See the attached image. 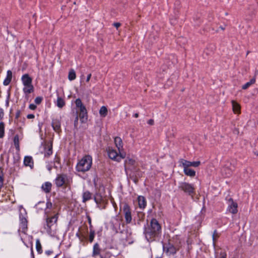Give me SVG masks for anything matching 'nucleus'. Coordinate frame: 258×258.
Segmentation results:
<instances>
[{"label":"nucleus","instance_id":"40","mask_svg":"<svg viewBox=\"0 0 258 258\" xmlns=\"http://www.w3.org/2000/svg\"><path fill=\"white\" fill-rule=\"evenodd\" d=\"M89 235L88 237V241L89 242L92 243L94 239L95 236V231L94 229L93 230H89Z\"/></svg>","mask_w":258,"mask_h":258},{"label":"nucleus","instance_id":"34","mask_svg":"<svg viewBox=\"0 0 258 258\" xmlns=\"http://www.w3.org/2000/svg\"><path fill=\"white\" fill-rule=\"evenodd\" d=\"M14 144L16 148V149L18 152L20 151V144H19V135L18 134L16 135L13 139Z\"/></svg>","mask_w":258,"mask_h":258},{"label":"nucleus","instance_id":"17","mask_svg":"<svg viewBox=\"0 0 258 258\" xmlns=\"http://www.w3.org/2000/svg\"><path fill=\"white\" fill-rule=\"evenodd\" d=\"M107 153L108 157L110 159L119 162V160L118 158V153L115 150H114L112 148H108L107 151Z\"/></svg>","mask_w":258,"mask_h":258},{"label":"nucleus","instance_id":"30","mask_svg":"<svg viewBox=\"0 0 258 258\" xmlns=\"http://www.w3.org/2000/svg\"><path fill=\"white\" fill-rule=\"evenodd\" d=\"M13 73L11 70L7 71V77L4 81L3 84L5 86L9 85L12 81Z\"/></svg>","mask_w":258,"mask_h":258},{"label":"nucleus","instance_id":"46","mask_svg":"<svg viewBox=\"0 0 258 258\" xmlns=\"http://www.w3.org/2000/svg\"><path fill=\"white\" fill-rule=\"evenodd\" d=\"M43 97L42 96H38L35 98L34 100L35 103L36 105H39L41 103L42 101H43Z\"/></svg>","mask_w":258,"mask_h":258},{"label":"nucleus","instance_id":"44","mask_svg":"<svg viewBox=\"0 0 258 258\" xmlns=\"http://www.w3.org/2000/svg\"><path fill=\"white\" fill-rule=\"evenodd\" d=\"M145 215L144 213H143V212H138L137 213V217H136V219H140L142 221H144V220L145 219Z\"/></svg>","mask_w":258,"mask_h":258},{"label":"nucleus","instance_id":"54","mask_svg":"<svg viewBox=\"0 0 258 258\" xmlns=\"http://www.w3.org/2000/svg\"><path fill=\"white\" fill-rule=\"evenodd\" d=\"M134 224L135 225L137 224L138 225H141V222L142 221H143L142 220H140V219H136V217H135L134 219Z\"/></svg>","mask_w":258,"mask_h":258},{"label":"nucleus","instance_id":"64","mask_svg":"<svg viewBox=\"0 0 258 258\" xmlns=\"http://www.w3.org/2000/svg\"><path fill=\"white\" fill-rule=\"evenodd\" d=\"M91 76H92V75H91V73L87 75V78H86V81L87 82H89V81H90V79H91Z\"/></svg>","mask_w":258,"mask_h":258},{"label":"nucleus","instance_id":"16","mask_svg":"<svg viewBox=\"0 0 258 258\" xmlns=\"http://www.w3.org/2000/svg\"><path fill=\"white\" fill-rule=\"evenodd\" d=\"M75 103L76 104V108L78 113L80 111L87 110L86 107L85 105L82 102L81 99L79 98L76 99L75 101Z\"/></svg>","mask_w":258,"mask_h":258},{"label":"nucleus","instance_id":"27","mask_svg":"<svg viewBox=\"0 0 258 258\" xmlns=\"http://www.w3.org/2000/svg\"><path fill=\"white\" fill-rule=\"evenodd\" d=\"M33 160L31 156H26L24 159V164L26 166H29L31 168L33 167Z\"/></svg>","mask_w":258,"mask_h":258},{"label":"nucleus","instance_id":"32","mask_svg":"<svg viewBox=\"0 0 258 258\" xmlns=\"http://www.w3.org/2000/svg\"><path fill=\"white\" fill-rule=\"evenodd\" d=\"M92 194L89 191H85L82 195V202L83 203H86L87 201L91 200L92 198Z\"/></svg>","mask_w":258,"mask_h":258},{"label":"nucleus","instance_id":"28","mask_svg":"<svg viewBox=\"0 0 258 258\" xmlns=\"http://www.w3.org/2000/svg\"><path fill=\"white\" fill-rule=\"evenodd\" d=\"M232 105V109L235 114H239L240 113L241 107L239 103L234 100L231 101Z\"/></svg>","mask_w":258,"mask_h":258},{"label":"nucleus","instance_id":"36","mask_svg":"<svg viewBox=\"0 0 258 258\" xmlns=\"http://www.w3.org/2000/svg\"><path fill=\"white\" fill-rule=\"evenodd\" d=\"M75 118L74 122V133H76L77 131L78 130V120H79V116H78V112L76 111L75 112Z\"/></svg>","mask_w":258,"mask_h":258},{"label":"nucleus","instance_id":"13","mask_svg":"<svg viewBox=\"0 0 258 258\" xmlns=\"http://www.w3.org/2000/svg\"><path fill=\"white\" fill-rule=\"evenodd\" d=\"M179 162L182 164V166H187L188 168L190 166L197 167L201 164L200 161L191 162L183 159H180Z\"/></svg>","mask_w":258,"mask_h":258},{"label":"nucleus","instance_id":"5","mask_svg":"<svg viewBox=\"0 0 258 258\" xmlns=\"http://www.w3.org/2000/svg\"><path fill=\"white\" fill-rule=\"evenodd\" d=\"M27 218V213L26 210L22 206H20L19 208L20 225L22 229V232L24 234H26V231L28 230V220Z\"/></svg>","mask_w":258,"mask_h":258},{"label":"nucleus","instance_id":"24","mask_svg":"<svg viewBox=\"0 0 258 258\" xmlns=\"http://www.w3.org/2000/svg\"><path fill=\"white\" fill-rule=\"evenodd\" d=\"M21 80L24 86L32 83V78L28 74L23 75L22 77Z\"/></svg>","mask_w":258,"mask_h":258},{"label":"nucleus","instance_id":"4","mask_svg":"<svg viewBox=\"0 0 258 258\" xmlns=\"http://www.w3.org/2000/svg\"><path fill=\"white\" fill-rule=\"evenodd\" d=\"M178 188L186 196L191 197L192 198L196 194V188L193 184L185 181L180 182L179 183Z\"/></svg>","mask_w":258,"mask_h":258},{"label":"nucleus","instance_id":"7","mask_svg":"<svg viewBox=\"0 0 258 258\" xmlns=\"http://www.w3.org/2000/svg\"><path fill=\"white\" fill-rule=\"evenodd\" d=\"M58 215L59 214L57 213L52 216L50 217L47 215L46 217V223L44 225V227L46 230L47 233L49 235L52 233L51 226L57 223Z\"/></svg>","mask_w":258,"mask_h":258},{"label":"nucleus","instance_id":"26","mask_svg":"<svg viewBox=\"0 0 258 258\" xmlns=\"http://www.w3.org/2000/svg\"><path fill=\"white\" fill-rule=\"evenodd\" d=\"M34 208L37 210L38 212L39 211H42V210H45V215L48 214V212L46 211L44 201H39V202H38L37 204H36L35 205Z\"/></svg>","mask_w":258,"mask_h":258},{"label":"nucleus","instance_id":"47","mask_svg":"<svg viewBox=\"0 0 258 258\" xmlns=\"http://www.w3.org/2000/svg\"><path fill=\"white\" fill-rule=\"evenodd\" d=\"M86 218L87 219V220H88V222L89 223V230H93L94 229V228H93V226L92 224V221H91V217L89 215H86Z\"/></svg>","mask_w":258,"mask_h":258},{"label":"nucleus","instance_id":"42","mask_svg":"<svg viewBox=\"0 0 258 258\" xmlns=\"http://www.w3.org/2000/svg\"><path fill=\"white\" fill-rule=\"evenodd\" d=\"M5 123L0 122V138H3L5 136Z\"/></svg>","mask_w":258,"mask_h":258},{"label":"nucleus","instance_id":"9","mask_svg":"<svg viewBox=\"0 0 258 258\" xmlns=\"http://www.w3.org/2000/svg\"><path fill=\"white\" fill-rule=\"evenodd\" d=\"M93 199L98 208L101 210L106 209L108 204V201L103 198L101 193L96 192L93 196Z\"/></svg>","mask_w":258,"mask_h":258},{"label":"nucleus","instance_id":"6","mask_svg":"<svg viewBox=\"0 0 258 258\" xmlns=\"http://www.w3.org/2000/svg\"><path fill=\"white\" fill-rule=\"evenodd\" d=\"M127 170L130 171L128 175L126 173L128 177L132 179L136 184H137L139 182V179L143 177L144 172L137 166L128 168Z\"/></svg>","mask_w":258,"mask_h":258},{"label":"nucleus","instance_id":"18","mask_svg":"<svg viewBox=\"0 0 258 258\" xmlns=\"http://www.w3.org/2000/svg\"><path fill=\"white\" fill-rule=\"evenodd\" d=\"M78 116L82 123H85L87 122L88 119L87 110L79 112L78 113Z\"/></svg>","mask_w":258,"mask_h":258},{"label":"nucleus","instance_id":"31","mask_svg":"<svg viewBox=\"0 0 258 258\" xmlns=\"http://www.w3.org/2000/svg\"><path fill=\"white\" fill-rule=\"evenodd\" d=\"M114 143L118 151L123 148V142L122 139L119 137H115L114 139Z\"/></svg>","mask_w":258,"mask_h":258},{"label":"nucleus","instance_id":"22","mask_svg":"<svg viewBox=\"0 0 258 258\" xmlns=\"http://www.w3.org/2000/svg\"><path fill=\"white\" fill-rule=\"evenodd\" d=\"M102 251V248L100 247L99 244L98 243H95L93 247V251L92 255L93 257H95L100 255Z\"/></svg>","mask_w":258,"mask_h":258},{"label":"nucleus","instance_id":"25","mask_svg":"<svg viewBox=\"0 0 258 258\" xmlns=\"http://www.w3.org/2000/svg\"><path fill=\"white\" fill-rule=\"evenodd\" d=\"M183 172L185 175L191 177H194L196 176V172L194 169L187 167V166H183Z\"/></svg>","mask_w":258,"mask_h":258},{"label":"nucleus","instance_id":"45","mask_svg":"<svg viewBox=\"0 0 258 258\" xmlns=\"http://www.w3.org/2000/svg\"><path fill=\"white\" fill-rule=\"evenodd\" d=\"M219 258H227V253L226 251L224 249H221L220 252L219 253Z\"/></svg>","mask_w":258,"mask_h":258},{"label":"nucleus","instance_id":"53","mask_svg":"<svg viewBox=\"0 0 258 258\" xmlns=\"http://www.w3.org/2000/svg\"><path fill=\"white\" fill-rule=\"evenodd\" d=\"M10 90H9V91H8V95L7 98V100L6 101V104H5V105L7 107H8L9 105V99H10Z\"/></svg>","mask_w":258,"mask_h":258},{"label":"nucleus","instance_id":"57","mask_svg":"<svg viewBox=\"0 0 258 258\" xmlns=\"http://www.w3.org/2000/svg\"><path fill=\"white\" fill-rule=\"evenodd\" d=\"M113 26L117 29L121 26V24L119 22H114Z\"/></svg>","mask_w":258,"mask_h":258},{"label":"nucleus","instance_id":"60","mask_svg":"<svg viewBox=\"0 0 258 258\" xmlns=\"http://www.w3.org/2000/svg\"><path fill=\"white\" fill-rule=\"evenodd\" d=\"M53 251L52 250H46L45 252V254H47V255H49L51 254L52 253H53Z\"/></svg>","mask_w":258,"mask_h":258},{"label":"nucleus","instance_id":"48","mask_svg":"<svg viewBox=\"0 0 258 258\" xmlns=\"http://www.w3.org/2000/svg\"><path fill=\"white\" fill-rule=\"evenodd\" d=\"M4 185V174L3 171L1 170L0 173V189Z\"/></svg>","mask_w":258,"mask_h":258},{"label":"nucleus","instance_id":"62","mask_svg":"<svg viewBox=\"0 0 258 258\" xmlns=\"http://www.w3.org/2000/svg\"><path fill=\"white\" fill-rule=\"evenodd\" d=\"M55 162L60 164V157H57L56 155H55Z\"/></svg>","mask_w":258,"mask_h":258},{"label":"nucleus","instance_id":"58","mask_svg":"<svg viewBox=\"0 0 258 258\" xmlns=\"http://www.w3.org/2000/svg\"><path fill=\"white\" fill-rule=\"evenodd\" d=\"M218 238L219 237H213L212 236V240H213V242L214 246H215L216 243Z\"/></svg>","mask_w":258,"mask_h":258},{"label":"nucleus","instance_id":"1","mask_svg":"<svg viewBox=\"0 0 258 258\" xmlns=\"http://www.w3.org/2000/svg\"><path fill=\"white\" fill-rule=\"evenodd\" d=\"M143 234L145 239L149 243L157 241L161 236V225L156 218H152L150 223H148L147 220V223L144 227Z\"/></svg>","mask_w":258,"mask_h":258},{"label":"nucleus","instance_id":"63","mask_svg":"<svg viewBox=\"0 0 258 258\" xmlns=\"http://www.w3.org/2000/svg\"><path fill=\"white\" fill-rule=\"evenodd\" d=\"M31 258H35L32 245H31Z\"/></svg>","mask_w":258,"mask_h":258},{"label":"nucleus","instance_id":"8","mask_svg":"<svg viewBox=\"0 0 258 258\" xmlns=\"http://www.w3.org/2000/svg\"><path fill=\"white\" fill-rule=\"evenodd\" d=\"M122 204V207L120 206V210H122L126 224H130L132 221V209L127 203L124 202Z\"/></svg>","mask_w":258,"mask_h":258},{"label":"nucleus","instance_id":"3","mask_svg":"<svg viewBox=\"0 0 258 258\" xmlns=\"http://www.w3.org/2000/svg\"><path fill=\"white\" fill-rule=\"evenodd\" d=\"M163 251L167 255L175 254L179 250L177 245L175 244L174 237L168 239L167 242H162Z\"/></svg>","mask_w":258,"mask_h":258},{"label":"nucleus","instance_id":"29","mask_svg":"<svg viewBox=\"0 0 258 258\" xmlns=\"http://www.w3.org/2000/svg\"><path fill=\"white\" fill-rule=\"evenodd\" d=\"M51 183L47 181L42 185L41 188L46 194H48L51 191Z\"/></svg>","mask_w":258,"mask_h":258},{"label":"nucleus","instance_id":"55","mask_svg":"<svg viewBox=\"0 0 258 258\" xmlns=\"http://www.w3.org/2000/svg\"><path fill=\"white\" fill-rule=\"evenodd\" d=\"M4 116V112L3 108H0V120H3Z\"/></svg>","mask_w":258,"mask_h":258},{"label":"nucleus","instance_id":"35","mask_svg":"<svg viewBox=\"0 0 258 258\" xmlns=\"http://www.w3.org/2000/svg\"><path fill=\"white\" fill-rule=\"evenodd\" d=\"M99 114L100 116L102 117H105L107 115L108 113V110L107 108L105 106H102L99 111Z\"/></svg>","mask_w":258,"mask_h":258},{"label":"nucleus","instance_id":"23","mask_svg":"<svg viewBox=\"0 0 258 258\" xmlns=\"http://www.w3.org/2000/svg\"><path fill=\"white\" fill-rule=\"evenodd\" d=\"M136 163V161L135 159H132L130 157V156H127L124 160V170L127 173V169L128 168H126V165L133 166H136L135 165Z\"/></svg>","mask_w":258,"mask_h":258},{"label":"nucleus","instance_id":"61","mask_svg":"<svg viewBox=\"0 0 258 258\" xmlns=\"http://www.w3.org/2000/svg\"><path fill=\"white\" fill-rule=\"evenodd\" d=\"M148 123L151 125H153L154 124V120L153 119H150L148 121Z\"/></svg>","mask_w":258,"mask_h":258},{"label":"nucleus","instance_id":"10","mask_svg":"<svg viewBox=\"0 0 258 258\" xmlns=\"http://www.w3.org/2000/svg\"><path fill=\"white\" fill-rule=\"evenodd\" d=\"M67 175L65 174H58L55 179V184L57 187H62L64 185L66 187L68 186V183L66 182Z\"/></svg>","mask_w":258,"mask_h":258},{"label":"nucleus","instance_id":"12","mask_svg":"<svg viewBox=\"0 0 258 258\" xmlns=\"http://www.w3.org/2000/svg\"><path fill=\"white\" fill-rule=\"evenodd\" d=\"M229 203H230L227 210L233 214H235L238 212V204L236 202L233 201V199L231 198L228 200Z\"/></svg>","mask_w":258,"mask_h":258},{"label":"nucleus","instance_id":"50","mask_svg":"<svg viewBox=\"0 0 258 258\" xmlns=\"http://www.w3.org/2000/svg\"><path fill=\"white\" fill-rule=\"evenodd\" d=\"M119 153H118V158L119 160V162L122 159H124L125 158V154L121 153L120 151H119Z\"/></svg>","mask_w":258,"mask_h":258},{"label":"nucleus","instance_id":"20","mask_svg":"<svg viewBox=\"0 0 258 258\" xmlns=\"http://www.w3.org/2000/svg\"><path fill=\"white\" fill-rule=\"evenodd\" d=\"M23 91L26 95L25 98L28 99V94H30L34 91V88L32 85V83L26 85L25 87L23 88Z\"/></svg>","mask_w":258,"mask_h":258},{"label":"nucleus","instance_id":"56","mask_svg":"<svg viewBox=\"0 0 258 258\" xmlns=\"http://www.w3.org/2000/svg\"><path fill=\"white\" fill-rule=\"evenodd\" d=\"M220 234L217 232V230H215L213 232V233L212 234L213 237H220Z\"/></svg>","mask_w":258,"mask_h":258},{"label":"nucleus","instance_id":"33","mask_svg":"<svg viewBox=\"0 0 258 258\" xmlns=\"http://www.w3.org/2000/svg\"><path fill=\"white\" fill-rule=\"evenodd\" d=\"M56 105L58 108H62L66 105V102H65L64 100L62 97H61L58 95L57 100H56Z\"/></svg>","mask_w":258,"mask_h":258},{"label":"nucleus","instance_id":"43","mask_svg":"<svg viewBox=\"0 0 258 258\" xmlns=\"http://www.w3.org/2000/svg\"><path fill=\"white\" fill-rule=\"evenodd\" d=\"M20 160V157L19 153L17 154L16 155H15L14 153H13V163L14 164L16 165L17 163H18Z\"/></svg>","mask_w":258,"mask_h":258},{"label":"nucleus","instance_id":"11","mask_svg":"<svg viewBox=\"0 0 258 258\" xmlns=\"http://www.w3.org/2000/svg\"><path fill=\"white\" fill-rule=\"evenodd\" d=\"M61 117L59 118H52L51 126L53 130L57 134H60L62 131L61 128Z\"/></svg>","mask_w":258,"mask_h":258},{"label":"nucleus","instance_id":"49","mask_svg":"<svg viewBox=\"0 0 258 258\" xmlns=\"http://www.w3.org/2000/svg\"><path fill=\"white\" fill-rule=\"evenodd\" d=\"M45 205L46 210L47 209H50L52 208V204L50 200L49 199L47 200V201L46 203L45 204Z\"/></svg>","mask_w":258,"mask_h":258},{"label":"nucleus","instance_id":"59","mask_svg":"<svg viewBox=\"0 0 258 258\" xmlns=\"http://www.w3.org/2000/svg\"><path fill=\"white\" fill-rule=\"evenodd\" d=\"M35 117V115L33 114H29L27 115L28 119H33Z\"/></svg>","mask_w":258,"mask_h":258},{"label":"nucleus","instance_id":"51","mask_svg":"<svg viewBox=\"0 0 258 258\" xmlns=\"http://www.w3.org/2000/svg\"><path fill=\"white\" fill-rule=\"evenodd\" d=\"M21 113V112L20 110H17V112L16 113V116H15V123H16V121L18 122V119L19 118Z\"/></svg>","mask_w":258,"mask_h":258},{"label":"nucleus","instance_id":"15","mask_svg":"<svg viewBox=\"0 0 258 258\" xmlns=\"http://www.w3.org/2000/svg\"><path fill=\"white\" fill-rule=\"evenodd\" d=\"M112 248V246L105 247L102 248V251L99 255L100 258H110L112 256L111 252L108 250V249Z\"/></svg>","mask_w":258,"mask_h":258},{"label":"nucleus","instance_id":"21","mask_svg":"<svg viewBox=\"0 0 258 258\" xmlns=\"http://www.w3.org/2000/svg\"><path fill=\"white\" fill-rule=\"evenodd\" d=\"M139 207L140 209H144L147 206V201L145 197L139 196L137 198Z\"/></svg>","mask_w":258,"mask_h":258},{"label":"nucleus","instance_id":"37","mask_svg":"<svg viewBox=\"0 0 258 258\" xmlns=\"http://www.w3.org/2000/svg\"><path fill=\"white\" fill-rule=\"evenodd\" d=\"M76 72L73 69H71L69 72L68 79L70 81H72L76 79Z\"/></svg>","mask_w":258,"mask_h":258},{"label":"nucleus","instance_id":"14","mask_svg":"<svg viewBox=\"0 0 258 258\" xmlns=\"http://www.w3.org/2000/svg\"><path fill=\"white\" fill-rule=\"evenodd\" d=\"M44 157L48 158L52 154V142L50 141L49 145L45 144L44 145Z\"/></svg>","mask_w":258,"mask_h":258},{"label":"nucleus","instance_id":"39","mask_svg":"<svg viewBox=\"0 0 258 258\" xmlns=\"http://www.w3.org/2000/svg\"><path fill=\"white\" fill-rule=\"evenodd\" d=\"M255 82V78H252L249 82L246 83L244 85L242 86V89L246 90L248 88L250 85L254 84Z\"/></svg>","mask_w":258,"mask_h":258},{"label":"nucleus","instance_id":"38","mask_svg":"<svg viewBox=\"0 0 258 258\" xmlns=\"http://www.w3.org/2000/svg\"><path fill=\"white\" fill-rule=\"evenodd\" d=\"M36 249L39 254H41L43 252L41 244L39 239L36 240Z\"/></svg>","mask_w":258,"mask_h":258},{"label":"nucleus","instance_id":"41","mask_svg":"<svg viewBox=\"0 0 258 258\" xmlns=\"http://www.w3.org/2000/svg\"><path fill=\"white\" fill-rule=\"evenodd\" d=\"M76 236L79 238L81 242H84V243H85L86 242V240H87V237H86V236L84 234H80L79 232H78L76 234ZM84 245H85V243L83 244Z\"/></svg>","mask_w":258,"mask_h":258},{"label":"nucleus","instance_id":"2","mask_svg":"<svg viewBox=\"0 0 258 258\" xmlns=\"http://www.w3.org/2000/svg\"><path fill=\"white\" fill-rule=\"evenodd\" d=\"M92 165V158L90 155L84 156L77 163L76 169L78 172H85L90 170Z\"/></svg>","mask_w":258,"mask_h":258},{"label":"nucleus","instance_id":"52","mask_svg":"<svg viewBox=\"0 0 258 258\" xmlns=\"http://www.w3.org/2000/svg\"><path fill=\"white\" fill-rule=\"evenodd\" d=\"M29 108L32 110H35L37 108L36 104L31 103L29 106Z\"/></svg>","mask_w":258,"mask_h":258},{"label":"nucleus","instance_id":"19","mask_svg":"<svg viewBox=\"0 0 258 258\" xmlns=\"http://www.w3.org/2000/svg\"><path fill=\"white\" fill-rule=\"evenodd\" d=\"M115 221V222L111 221L110 224L111 230L114 232L115 234H117L118 232V229H120V222L117 219Z\"/></svg>","mask_w":258,"mask_h":258}]
</instances>
